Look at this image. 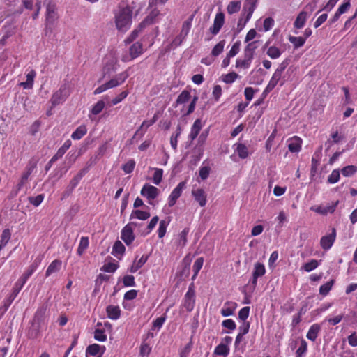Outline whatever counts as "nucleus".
I'll use <instances>...</instances> for the list:
<instances>
[{"label":"nucleus","instance_id":"obj_28","mask_svg":"<svg viewBox=\"0 0 357 357\" xmlns=\"http://www.w3.org/2000/svg\"><path fill=\"white\" fill-rule=\"evenodd\" d=\"M148 259V256L142 255L141 258L136 261H134L133 264L131 266L130 268V271L131 273L137 272L141 267L144 266V264L146 262Z\"/></svg>","mask_w":357,"mask_h":357},{"label":"nucleus","instance_id":"obj_63","mask_svg":"<svg viewBox=\"0 0 357 357\" xmlns=\"http://www.w3.org/2000/svg\"><path fill=\"white\" fill-rule=\"evenodd\" d=\"M250 313V307H244L238 312V318L243 321H246Z\"/></svg>","mask_w":357,"mask_h":357},{"label":"nucleus","instance_id":"obj_15","mask_svg":"<svg viewBox=\"0 0 357 357\" xmlns=\"http://www.w3.org/2000/svg\"><path fill=\"white\" fill-rule=\"evenodd\" d=\"M203 127V123L200 119H197L190 129V132L188 135V139L191 141L195 140L199 135L202 128Z\"/></svg>","mask_w":357,"mask_h":357},{"label":"nucleus","instance_id":"obj_52","mask_svg":"<svg viewBox=\"0 0 357 357\" xmlns=\"http://www.w3.org/2000/svg\"><path fill=\"white\" fill-rule=\"evenodd\" d=\"M118 266H119L118 264L109 262V263L105 264L101 268V271H102L104 272H107V273H114L118 268Z\"/></svg>","mask_w":357,"mask_h":357},{"label":"nucleus","instance_id":"obj_30","mask_svg":"<svg viewBox=\"0 0 357 357\" xmlns=\"http://www.w3.org/2000/svg\"><path fill=\"white\" fill-rule=\"evenodd\" d=\"M150 217V213L148 211L135 210L132 211L130 218H137L140 220H146Z\"/></svg>","mask_w":357,"mask_h":357},{"label":"nucleus","instance_id":"obj_61","mask_svg":"<svg viewBox=\"0 0 357 357\" xmlns=\"http://www.w3.org/2000/svg\"><path fill=\"white\" fill-rule=\"evenodd\" d=\"M128 91H123L120 94H119L116 97L112 99V103L113 105H116L118 103L121 102L123 100H124L128 95Z\"/></svg>","mask_w":357,"mask_h":357},{"label":"nucleus","instance_id":"obj_10","mask_svg":"<svg viewBox=\"0 0 357 357\" xmlns=\"http://www.w3.org/2000/svg\"><path fill=\"white\" fill-rule=\"evenodd\" d=\"M128 76L129 74L127 70L119 73L115 77L106 82L108 89L120 86L127 79Z\"/></svg>","mask_w":357,"mask_h":357},{"label":"nucleus","instance_id":"obj_40","mask_svg":"<svg viewBox=\"0 0 357 357\" xmlns=\"http://www.w3.org/2000/svg\"><path fill=\"white\" fill-rule=\"evenodd\" d=\"M333 284L334 280H331L325 283L324 284L321 285L319 288V294L322 296H326L331 289Z\"/></svg>","mask_w":357,"mask_h":357},{"label":"nucleus","instance_id":"obj_23","mask_svg":"<svg viewBox=\"0 0 357 357\" xmlns=\"http://www.w3.org/2000/svg\"><path fill=\"white\" fill-rule=\"evenodd\" d=\"M87 132V128L86 126L81 125L76 128V130L72 133L71 137L74 140H79L82 139Z\"/></svg>","mask_w":357,"mask_h":357},{"label":"nucleus","instance_id":"obj_38","mask_svg":"<svg viewBox=\"0 0 357 357\" xmlns=\"http://www.w3.org/2000/svg\"><path fill=\"white\" fill-rule=\"evenodd\" d=\"M289 40L294 45L295 48L302 47L305 43V38L301 36H291L289 37Z\"/></svg>","mask_w":357,"mask_h":357},{"label":"nucleus","instance_id":"obj_51","mask_svg":"<svg viewBox=\"0 0 357 357\" xmlns=\"http://www.w3.org/2000/svg\"><path fill=\"white\" fill-rule=\"evenodd\" d=\"M264 273H265L264 266L259 262L256 263L255 265V270H254L252 274L255 275L256 276L261 277V276L264 275Z\"/></svg>","mask_w":357,"mask_h":357},{"label":"nucleus","instance_id":"obj_3","mask_svg":"<svg viewBox=\"0 0 357 357\" xmlns=\"http://www.w3.org/2000/svg\"><path fill=\"white\" fill-rule=\"evenodd\" d=\"M70 95V91L66 84H63L55 91L50 99L52 107H56L66 101Z\"/></svg>","mask_w":357,"mask_h":357},{"label":"nucleus","instance_id":"obj_64","mask_svg":"<svg viewBox=\"0 0 357 357\" xmlns=\"http://www.w3.org/2000/svg\"><path fill=\"white\" fill-rule=\"evenodd\" d=\"M210 167L208 166L202 167L199 171V175L202 180L206 179L210 174Z\"/></svg>","mask_w":357,"mask_h":357},{"label":"nucleus","instance_id":"obj_46","mask_svg":"<svg viewBox=\"0 0 357 357\" xmlns=\"http://www.w3.org/2000/svg\"><path fill=\"white\" fill-rule=\"evenodd\" d=\"M135 161L132 159L129 160L126 163L122 165V169L126 174L132 172L135 167Z\"/></svg>","mask_w":357,"mask_h":357},{"label":"nucleus","instance_id":"obj_59","mask_svg":"<svg viewBox=\"0 0 357 357\" xmlns=\"http://www.w3.org/2000/svg\"><path fill=\"white\" fill-rule=\"evenodd\" d=\"M123 283L126 287H134L135 285L134 276L131 275H125L123 278Z\"/></svg>","mask_w":357,"mask_h":357},{"label":"nucleus","instance_id":"obj_48","mask_svg":"<svg viewBox=\"0 0 357 357\" xmlns=\"http://www.w3.org/2000/svg\"><path fill=\"white\" fill-rule=\"evenodd\" d=\"M307 344L304 339H301V345L296 351V357H302L303 355L307 351Z\"/></svg>","mask_w":357,"mask_h":357},{"label":"nucleus","instance_id":"obj_17","mask_svg":"<svg viewBox=\"0 0 357 357\" xmlns=\"http://www.w3.org/2000/svg\"><path fill=\"white\" fill-rule=\"evenodd\" d=\"M234 146V151L241 159H245L250 154L248 147L245 144L236 143Z\"/></svg>","mask_w":357,"mask_h":357},{"label":"nucleus","instance_id":"obj_20","mask_svg":"<svg viewBox=\"0 0 357 357\" xmlns=\"http://www.w3.org/2000/svg\"><path fill=\"white\" fill-rule=\"evenodd\" d=\"M107 317L110 319L116 320L120 317L121 310L117 305H108L106 308Z\"/></svg>","mask_w":357,"mask_h":357},{"label":"nucleus","instance_id":"obj_24","mask_svg":"<svg viewBox=\"0 0 357 357\" xmlns=\"http://www.w3.org/2000/svg\"><path fill=\"white\" fill-rule=\"evenodd\" d=\"M320 326L317 324L312 325L306 335L307 339L315 341L318 336V333L320 331Z\"/></svg>","mask_w":357,"mask_h":357},{"label":"nucleus","instance_id":"obj_33","mask_svg":"<svg viewBox=\"0 0 357 357\" xmlns=\"http://www.w3.org/2000/svg\"><path fill=\"white\" fill-rule=\"evenodd\" d=\"M238 77V75L235 72H231L225 75H222L221 78L225 84H232Z\"/></svg>","mask_w":357,"mask_h":357},{"label":"nucleus","instance_id":"obj_57","mask_svg":"<svg viewBox=\"0 0 357 357\" xmlns=\"http://www.w3.org/2000/svg\"><path fill=\"white\" fill-rule=\"evenodd\" d=\"M212 95L214 100L218 102L219 101L222 96V87L220 85H215L213 88Z\"/></svg>","mask_w":357,"mask_h":357},{"label":"nucleus","instance_id":"obj_53","mask_svg":"<svg viewBox=\"0 0 357 357\" xmlns=\"http://www.w3.org/2000/svg\"><path fill=\"white\" fill-rule=\"evenodd\" d=\"M319 265V263L317 260L316 259H312L310 261L305 263L303 265V269L307 271L310 272L314 269H315Z\"/></svg>","mask_w":357,"mask_h":357},{"label":"nucleus","instance_id":"obj_18","mask_svg":"<svg viewBox=\"0 0 357 357\" xmlns=\"http://www.w3.org/2000/svg\"><path fill=\"white\" fill-rule=\"evenodd\" d=\"M301 144L302 139L297 136H294L289 140L288 149L291 153H298L301 149Z\"/></svg>","mask_w":357,"mask_h":357},{"label":"nucleus","instance_id":"obj_54","mask_svg":"<svg viewBox=\"0 0 357 357\" xmlns=\"http://www.w3.org/2000/svg\"><path fill=\"white\" fill-rule=\"evenodd\" d=\"M44 199V195L43 194L38 195L36 197H29V202L35 206H39Z\"/></svg>","mask_w":357,"mask_h":357},{"label":"nucleus","instance_id":"obj_36","mask_svg":"<svg viewBox=\"0 0 357 357\" xmlns=\"http://www.w3.org/2000/svg\"><path fill=\"white\" fill-rule=\"evenodd\" d=\"M266 54L270 58L275 59L280 56L282 52L277 47L271 46L268 48Z\"/></svg>","mask_w":357,"mask_h":357},{"label":"nucleus","instance_id":"obj_34","mask_svg":"<svg viewBox=\"0 0 357 357\" xmlns=\"http://www.w3.org/2000/svg\"><path fill=\"white\" fill-rule=\"evenodd\" d=\"M229 352V348L224 343H221L218 345L214 351V354L218 356H226Z\"/></svg>","mask_w":357,"mask_h":357},{"label":"nucleus","instance_id":"obj_47","mask_svg":"<svg viewBox=\"0 0 357 357\" xmlns=\"http://www.w3.org/2000/svg\"><path fill=\"white\" fill-rule=\"evenodd\" d=\"M154 171L153 181L155 185H158L162 179L163 170L162 169L155 168Z\"/></svg>","mask_w":357,"mask_h":357},{"label":"nucleus","instance_id":"obj_14","mask_svg":"<svg viewBox=\"0 0 357 357\" xmlns=\"http://www.w3.org/2000/svg\"><path fill=\"white\" fill-rule=\"evenodd\" d=\"M282 74L283 73L275 70L268 84H267L266 89L264 91V93H269L276 86V85L281 80Z\"/></svg>","mask_w":357,"mask_h":357},{"label":"nucleus","instance_id":"obj_58","mask_svg":"<svg viewBox=\"0 0 357 357\" xmlns=\"http://www.w3.org/2000/svg\"><path fill=\"white\" fill-rule=\"evenodd\" d=\"M197 100H198V96H194L192 100H191L190 105H188L187 112L183 114V116L190 115L195 111Z\"/></svg>","mask_w":357,"mask_h":357},{"label":"nucleus","instance_id":"obj_21","mask_svg":"<svg viewBox=\"0 0 357 357\" xmlns=\"http://www.w3.org/2000/svg\"><path fill=\"white\" fill-rule=\"evenodd\" d=\"M190 92L187 90H183L178 96L176 102L173 105L174 107H178L179 105H183L188 102L190 99Z\"/></svg>","mask_w":357,"mask_h":357},{"label":"nucleus","instance_id":"obj_8","mask_svg":"<svg viewBox=\"0 0 357 357\" xmlns=\"http://www.w3.org/2000/svg\"><path fill=\"white\" fill-rule=\"evenodd\" d=\"M140 193L147 199L153 200L158 196L159 190L155 186L146 183L142 187Z\"/></svg>","mask_w":357,"mask_h":357},{"label":"nucleus","instance_id":"obj_26","mask_svg":"<svg viewBox=\"0 0 357 357\" xmlns=\"http://www.w3.org/2000/svg\"><path fill=\"white\" fill-rule=\"evenodd\" d=\"M31 174L32 173L27 172L26 170H24L23 172V173L22 174V176L20 177V179L16 185L17 193L19 191H20L22 190V188L24 187V185H25L28 183L29 178Z\"/></svg>","mask_w":357,"mask_h":357},{"label":"nucleus","instance_id":"obj_42","mask_svg":"<svg viewBox=\"0 0 357 357\" xmlns=\"http://www.w3.org/2000/svg\"><path fill=\"white\" fill-rule=\"evenodd\" d=\"M340 178L339 169H333L331 174L328 176L327 181L329 183L334 184L339 181Z\"/></svg>","mask_w":357,"mask_h":357},{"label":"nucleus","instance_id":"obj_16","mask_svg":"<svg viewBox=\"0 0 357 357\" xmlns=\"http://www.w3.org/2000/svg\"><path fill=\"white\" fill-rule=\"evenodd\" d=\"M337 204H327V205H320V206H314L311 207V210L322 214L326 215L327 213H332L335 211Z\"/></svg>","mask_w":357,"mask_h":357},{"label":"nucleus","instance_id":"obj_1","mask_svg":"<svg viewBox=\"0 0 357 357\" xmlns=\"http://www.w3.org/2000/svg\"><path fill=\"white\" fill-rule=\"evenodd\" d=\"M132 10L129 6L119 7L115 14V24L117 29L121 32L127 31L131 26Z\"/></svg>","mask_w":357,"mask_h":357},{"label":"nucleus","instance_id":"obj_31","mask_svg":"<svg viewBox=\"0 0 357 357\" xmlns=\"http://www.w3.org/2000/svg\"><path fill=\"white\" fill-rule=\"evenodd\" d=\"M125 246L120 241H116L112 248V254L114 256L117 255H123L125 252Z\"/></svg>","mask_w":357,"mask_h":357},{"label":"nucleus","instance_id":"obj_55","mask_svg":"<svg viewBox=\"0 0 357 357\" xmlns=\"http://www.w3.org/2000/svg\"><path fill=\"white\" fill-rule=\"evenodd\" d=\"M94 338L99 342H105L107 340V335L102 329H96L94 332Z\"/></svg>","mask_w":357,"mask_h":357},{"label":"nucleus","instance_id":"obj_60","mask_svg":"<svg viewBox=\"0 0 357 357\" xmlns=\"http://www.w3.org/2000/svg\"><path fill=\"white\" fill-rule=\"evenodd\" d=\"M240 50V42L237 41L232 45L231 50L229 51V52L227 54V55L229 56V57H234L236 56Z\"/></svg>","mask_w":357,"mask_h":357},{"label":"nucleus","instance_id":"obj_5","mask_svg":"<svg viewBox=\"0 0 357 357\" xmlns=\"http://www.w3.org/2000/svg\"><path fill=\"white\" fill-rule=\"evenodd\" d=\"M144 52L143 44L141 42L134 43L129 48L130 59L123 57L122 61L124 62L134 60L142 55Z\"/></svg>","mask_w":357,"mask_h":357},{"label":"nucleus","instance_id":"obj_43","mask_svg":"<svg viewBox=\"0 0 357 357\" xmlns=\"http://www.w3.org/2000/svg\"><path fill=\"white\" fill-rule=\"evenodd\" d=\"M189 233V228H185L179 234L178 239V245L183 248L187 243V235Z\"/></svg>","mask_w":357,"mask_h":357},{"label":"nucleus","instance_id":"obj_13","mask_svg":"<svg viewBox=\"0 0 357 357\" xmlns=\"http://www.w3.org/2000/svg\"><path fill=\"white\" fill-rule=\"evenodd\" d=\"M121 238L127 245L131 244L134 241L135 235L133 234V230L129 225H126L123 228Z\"/></svg>","mask_w":357,"mask_h":357},{"label":"nucleus","instance_id":"obj_11","mask_svg":"<svg viewBox=\"0 0 357 357\" xmlns=\"http://www.w3.org/2000/svg\"><path fill=\"white\" fill-rule=\"evenodd\" d=\"M224 22H225L224 13H222L221 12L217 13L215 17V19H214L213 24L209 29L211 33L213 36L217 35L220 32L222 26L224 24Z\"/></svg>","mask_w":357,"mask_h":357},{"label":"nucleus","instance_id":"obj_19","mask_svg":"<svg viewBox=\"0 0 357 357\" xmlns=\"http://www.w3.org/2000/svg\"><path fill=\"white\" fill-rule=\"evenodd\" d=\"M36 76V72L33 69L30 70V71L26 75V82H21L20 85L22 86L24 89H32Z\"/></svg>","mask_w":357,"mask_h":357},{"label":"nucleus","instance_id":"obj_56","mask_svg":"<svg viewBox=\"0 0 357 357\" xmlns=\"http://www.w3.org/2000/svg\"><path fill=\"white\" fill-rule=\"evenodd\" d=\"M38 162V160L36 158H32L28 162L24 170L33 173V170L36 168Z\"/></svg>","mask_w":357,"mask_h":357},{"label":"nucleus","instance_id":"obj_39","mask_svg":"<svg viewBox=\"0 0 357 357\" xmlns=\"http://www.w3.org/2000/svg\"><path fill=\"white\" fill-rule=\"evenodd\" d=\"M154 124V121H144L140 128L135 132V135H144L148 128Z\"/></svg>","mask_w":357,"mask_h":357},{"label":"nucleus","instance_id":"obj_50","mask_svg":"<svg viewBox=\"0 0 357 357\" xmlns=\"http://www.w3.org/2000/svg\"><path fill=\"white\" fill-rule=\"evenodd\" d=\"M100 350V346L98 344H93L88 346L86 348V354L91 356H96Z\"/></svg>","mask_w":357,"mask_h":357},{"label":"nucleus","instance_id":"obj_12","mask_svg":"<svg viewBox=\"0 0 357 357\" xmlns=\"http://www.w3.org/2000/svg\"><path fill=\"white\" fill-rule=\"evenodd\" d=\"M192 195L193 196L195 200L199 203L201 207L206 206L207 202V195L204 189H193L192 190Z\"/></svg>","mask_w":357,"mask_h":357},{"label":"nucleus","instance_id":"obj_37","mask_svg":"<svg viewBox=\"0 0 357 357\" xmlns=\"http://www.w3.org/2000/svg\"><path fill=\"white\" fill-rule=\"evenodd\" d=\"M225 40H222L218 43L211 50V55L213 56H219L224 50Z\"/></svg>","mask_w":357,"mask_h":357},{"label":"nucleus","instance_id":"obj_44","mask_svg":"<svg viewBox=\"0 0 357 357\" xmlns=\"http://www.w3.org/2000/svg\"><path fill=\"white\" fill-rule=\"evenodd\" d=\"M181 132V127L178 126L176 129L175 134H173L170 138V144L174 150H176L178 144V137L180 136Z\"/></svg>","mask_w":357,"mask_h":357},{"label":"nucleus","instance_id":"obj_29","mask_svg":"<svg viewBox=\"0 0 357 357\" xmlns=\"http://www.w3.org/2000/svg\"><path fill=\"white\" fill-rule=\"evenodd\" d=\"M241 6V3L239 1H232L229 3L227 7V11L229 15L238 13Z\"/></svg>","mask_w":357,"mask_h":357},{"label":"nucleus","instance_id":"obj_27","mask_svg":"<svg viewBox=\"0 0 357 357\" xmlns=\"http://www.w3.org/2000/svg\"><path fill=\"white\" fill-rule=\"evenodd\" d=\"M307 20V13L305 11L301 12L296 18L294 23V27L301 29L305 24Z\"/></svg>","mask_w":357,"mask_h":357},{"label":"nucleus","instance_id":"obj_35","mask_svg":"<svg viewBox=\"0 0 357 357\" xmlns=\"http://www.w3.org/2000/svg\"><path fill=\"white\" fill-rule=\"evenodd\" d=\"M357 172V167L355 165H347L341 169V173L344 176H351Z\"/></svg>","mask_w":357,"mask_h":357},{"label":"nucleus","instance_id":"obj_41","mask_svg":"<svg viewBox=\"0 0 357 357\" xmlns=\"http://www.w3.org/2000/svg\"><path fill=\"white\" fill-rule=\"evenodd\" d=\"M105 107V103L103 100L98 101L91 109V112L94 115L99 114Z\"/></svg>","mask_w":357,"mask_h":357},{"label":"nucleus","instance_id":"obj_49","mask_svg":"<svg viewBox=\"0 0 357 357\" xmlns=\"http://www.w3.org/2000/svg\"><path fill=\"white\" fill-rule=\"evenodd\" d=\"M203 263H204V259L202 257H199V258L197 259L196 261H195L193 267H192L193 271L195 273L194 275L192 276V279H194L196 277V275H197V273L202 268V267L203 266Z\"/></svg>","mask_w":357,"mask_h":357},{"label":"nucleus","instance_id":"obj_4","mask_svg":"<svg viewBox=\"0 0 357 357\" xmlns=\"http://www.w3.org/2000/svg\"><path fill=\"white\" fill-rule=\"evenodd\" d=\"M59 16L56 12V8L54 3H48L46 7L45 24L46 26L52 29L54 23L58 20Z\"/></svg>","mask_w":357,"mask_h":357},{"label":"nucleus","instance_id":"obj_25","mask_svg":"<svg viewBox=\"0 0 357 357\" xmlns=\"http://www.w3.org/2000/svg\"><path fill=\"white\" fill-rule=\"evenodd\" d=\"M252 59L248 56L243 55V59H236V68H244L248 69L250 68Z\"/></svg>","mask_w":357,"mask_h":357},{"label":"nucleus","instance_id":"obj_32","mask_svg":"<svg viewBox=\"0 0 357 357\" xmlns=\"http://www.w3.org/2000/svg\"><path fill=\"white\" fill-rule=\"evenodd\" d=\"M257 41L251 42L247 45L244 50V55L250 57V59L254 58L255 52L257 49L256 45Z\"/></svg>","mask_w":357,"mask_h":357},{"label":"nucleus","instance_id":"obj_22","mask_svg":"<svg viewBox=\"0 0 357 357\" xmlns=\"http://www.w3.org/2000/svg\"><path fill=\"white\" fill-rule=\"evenodd\" d=\"M62 262L59 259L54 260L47 267L45 276L48 277L51 274L58 272L61 267Z\"/></svg>","mask_w":357,"mask_h":357},{"label":"nucleus","instance_id":"obj_2","mask_svg":"<svg viewBox=\"0 0 357 357\" xmlns=\"http://www.w3.org/2000/svg\"><path fill=\"white\" fill-rule=\"evenodd\" d=\"M257 1L258 0H245L241 13V17L239 18L237 24L238 31H241L250 20L257 8Z\"/></svg>","mask_w":357,"mask_h":357},{"label":"nucleus","instance_id":"obj_7","mask_svg":"<svg viewBox=\"0 0 357 357\" xmlns=\"http://www.w3.org/2000/svg\"><path fill=\"white\" fill-rule=\"evenodd\" d=\"M195 293L193 289V284H191L185 296V302L183 306L188 312H191L195 305Z\"/></svg>","mask_w":357,"mask_h":357},{"label":"nucleus","instance_id":"obj_6","mask_svg":"<svg viewBox=\"0 0 357 357\" xmlns=\"http://www.w3.org/2000/svg\"><path fill=\"white\" fill-rule=\"evenodd\" d=\"M186 182L181 181L177 186L172 190L168 197V205L172 207L174 206L177 199L181 197L183 190L185 188Z\"/></svg>","mask_w":357,"mask_h":357},{"label":"nucleus","instance_id":"obj_62","mask_svg":"<svg viewBox=\"0 0 357 357\" xmlns=\"http://www.w3.org/2000/svg\"><path fill=\"white\" fill-rule=\"evenodd\" d=\"M350 1L351 0H344V2L342 4H341L339 6L338 9L337 10V15H342L343 13H345L349 10V8L351 6Z\"/></svg>","mask_w":357,"mask_h":357},{"label":"nucleus","instance_id":"obj_9","mask_svg":"<svg viewBox=\"0 0 357 357\" xmlns=\"http://www.w3.org/2000/svg\"><path fill=\"white\" fill-rule=\"evenodd\" d=\"M335 237L336 229L334 227H332L331 229V232L328 234H326L321 237L320 241L321 247L324 250L330 249L335 240Z\"/></svg>","mask_w":357,"mask_h":357},{"label":"nucleus","instance_id":"obj_45","mask_svg":"<svg viewBox=\"0 0 357 357\" xmlns=\"http://www.w3.org/2000/svg\"><path fill=\"white\" fill-rule=\"evenodd\" d=\"M89 246L88 237H82L77 249V254L81 256Z\"/></svg>","mask_w":357,"mask_h":357}]
</instances>
